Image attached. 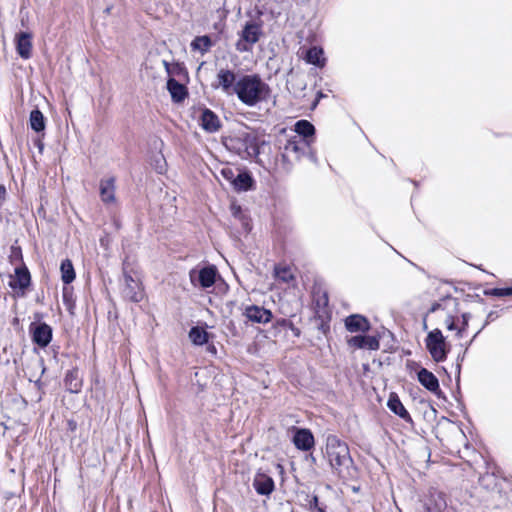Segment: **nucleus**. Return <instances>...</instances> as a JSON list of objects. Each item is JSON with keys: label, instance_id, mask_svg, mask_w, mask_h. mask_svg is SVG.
I'll use <instances>...</instances> for the list:
<instances>
[{"label": "nucleus", "instance_id": "18", "mask_svg": "<svg viewBox=\"0 0 512 512\" xmlns=\"http://www.w3.org/2000/svg\"><path fill=\"white\" fill-rule=\"evenodd\" d=\"M100 196L106 204L115 202V180L113 178L100 181Z\"/></svg>", "mask_w": 512, "mask_h": 512}, {"label": "nucleus", "instance_id": "4", "mask_svg": "<svg viewBox=\"0 0 512 512\" xmlns=\"http://www.w3.org/2000/svg\"><path fill=\"white\" fill-rule=\"evenodd\" d=\"M445 339L442 332L439 329H434L429 332L426 338V347L436 362H441L446 358Z\"/></svg>", "mask_w": 512, "mask_h": 512}, {"label": "nucleus", "instance_id": "33", "mask_svg": "<svg viewBox=\"0 0 512 512\" xmlns=\"http://www.w3.org/2000/svg\"><path fill=\"white\" fill-rule=\"evenodd\" d=\"M492 294L499 297L511 296L512 288H496L493 290Z\"/></svg>", "mask_w": 512, "mask_h": 512}, {"label": "nucleus", "instance_id": "11", "mask_svg": "<svg viewBox=\"0 0 512 512\" xmlns=\"http://www.w3.org/2000/svg\"><path fill=\"white\" fill-rule=\"evenodd\" d=\"M33 341L41 347H46L52 338V329L49 325L42 323L32 329Z\"/></svg>", "mask_w": 512, "mask_h": 512}, {"label": "nucleus", "instance_id": "32", "mask_svg": "<svg viewBox=\"0 0 512 512\" xmlns=\"http://www.w3.org/2000/svg\"><path fill=\"white\" fill-rule=\"evenodd\" d=\"M469 319H470V315H469V314L465 313V314H463V315H462V324H461V327H457V329H456V330H457V336H458L459 338H461V337H462L463 332H464V331H465V329L467 328Z\"/></svg>", "mask_w": 512, "mask_h": 512}, {"label": "nucleus", "instance_id": "35", "mask_svg": "<svg viewBox=\"0 0 512 512\" xmlns=\"http://www.w3.org/2000/svg\"><path fill=\"white\" fill-rule=\"evenodd\" d=\"M231 210H232V214H233L235 217L239 216V215H240V213H241V208H240V206L232 205Z\"/></svg>", "mask_w": 512, "mask_h": 512}, {"label": "nucleus", "instance_id": "16", "mask_svg": "<svg viewBox=\"0 0 512 512\" xmlns=\"http://www.w3.org/2000/svg\"><path fill=\"white\" fill-rule=\"evenodd\" d=\"M246 317L257 323H267L271 320L272 314L269 310L259 306H249L245 309Z\"/></svg>", "mask_w": 512, "mask_h": 512}, {"label": "nucleus", "instance_id": "15", "mask_svg": "<svg viewBox=\"0 0 512 512\" xmlns=\"http://www.w3.org/2000/svg\"><path fill=\"white\" fill-rule=\"evenodd\" d=\"M345 327L350 332H366L370 329V324L365 317L354 314L345 319Z\"/></svg>", "mask_w": 512, "mask_h": 512}, {"label": "nucleus", "instance_id": "23", "mask_svg": "<svg viewBox=\"0 0 512 512\" xmlns=\"http://www.w3.org/2000/svg\"><path fill=\"white\" fill-rule=\"evenodd\" d=\"M294 131L296 132L295 136H299L302 139H307L308 137L313 136L315 128L309 121L300 120L296 122Z\"/></svg>", "mask_w": 512, "mask_h": 512}, {"label": "nucleus", "instance_id": "31", "mask_svg": "<svg viewBox=\"0 0 512 512\" xmlns=\"http://www.w3.org/2000/svg\"><path fill=\"white\" fill-rule=\"evenodd\" d=\"M220 174L225 180L233 185L236 175L232 168L224 167L221 169Z\"/></svg>", "mask_w": 512, "mask_h": 512}, {"label": "nucleus", "instance_id": "25", "mask_svg": "<svg viewBox=\"0 0 512 512\" xmlns=\"http://www.w3.org/2000/svg\"><path fill=\"white\" fill-rule=\"evenodd\" d=\"M211 46L212 41L207 35L198 36L191 42V49L200 52L202 55L205 54Z\"/></svg>", "mask_w": 512, "mask_h": 512}, {"label": "nucleus", "instance_id": "34", "mask_svg": "<svg viewBox=\"0 0 512 512\" xmlns=\"http://www.w3.org/2000/svg\"><path fill=\"white\" fill-rule=\"evenodd\" d=\"M445 324L448 330H456L457 326L455 324L454 318L452 316H447L445 319Z\"/></svg>", "mask_w": 512, "mask_h": 512}, {"label": "nucleus", "instance_id": "27", "mask_svg": "<svg viewBox=\"0 0 512 512\" xmlns=\"http://www.w3.org/2000/svg\"><path fill=\"white\" fill-rule=\"evenodd\" d=\"M60 271L61 279L64 283L69 284L75 279L74 267L69 259H65L62 261Z\"/></svg>", "mask_w": 512, "mask_h": 512}, {"label": "nucleus", "instance_id": "38", "mask_svg": "<svg viewBox=\"0 0 512 512\" xmlns=\"http://www.w3.org/2000/svg\"><path fill=\"white\" fill-rule=\"evenodd\" d=\"M13 254H14L16 257L20 256V252H19V251H13Z\"/></svg>", "mask_w": 512, "mask_h": 512}, {"label": "nucleus", "instance_id": "5", "mask_svg": "<svg viewBox=\"0 0 512 512\" xmlns=\"http://www.w3.org/2000/svg\"><path fill=\"white\" fill-rule=\"evenodd\" d=\"M307 147H309L308 139L292 136L284 145L282 158L287 162L298 161Z\"/></svg>", "mask_w": 512, "mask_h": 512}, {"label": "nucleus", "instance_id": "13", "mask_svg": "<svg viewBox=\"0 0 512 512\" xmlns=\"http://www.w3.org/2000/svg\"><path fill=\"white\" fill-rule=\"evenodd\" d=\"M201 127L209 133L217 132L221 127V122L218 116L209 109H205L202 112L200 118Z\"/></svg>", "mask_w": 512, "mask_h": 512}, {"label": "nucleus", "instance_id": "30", "mask_svg": "<svg viewBox=\"0 0 512 512\" xmlns=\"http://www.w3.org/2000/svg\"><path fill=\"white\" fill-rule=\"evenodd\" d=\"M275 276L284 283H289L294 279V275L288 267H277L275 269Z\"/></svg>", "mask_w": 512, "mask_h": 512}, {"label": "nucleus", "instance_id": "2", "mask_svg": "<svg viewBox=\"0 0 512 512\" xmlns=\"http://www.w3.org/2000/svg\"><path fill=\"white\" fill-rule=\"evenodd\" d=\"M325 456L339 475L352 464L348 445L335 435H329L326 439Z\"/></svg>", "mask_w": 512, "mask_h": 512}, {"label": "nucleus", "instance_id": "12", "mask_svg": "<svg viewBox=\"0 0 512 512\" xmlns=\"http://www.w3.org/2000/svg\"><path fill=\"white\" fill-rule=\"evenodd\" d=\"M253 486L258 494L269 495L274 490V481L270 476L258 473L254 477Z\"/></svg>", "mask_w": 512, "mask_h": 512}, {"label": "nucleus", "instance_id": "9", "mask_svg": "<svg viewBox=\"0 0 512 512\" xmlns=\"http://www.w3.org/2000/svg\"><path fill=\"white\" fill-rule=\"evenodd\" d=\"M237 80L235 73L228 69H221L217 74L218 87L227 95L236 94Z\"/></svg>", "mask_w": 512, "mask_h": 512}, {"label": "nucleus", "instance_id": "24", "mask_svg": "<svg viewBox=\"0 0 512 512\" xmlns=\"http://www.w3.org/2000/svg\"><path fill=\"white\" fill-rule=\"evenodd\" d=\"M29 122L31 128L35 132H42L45 129V117L43 113L38 109H34L31 111Z\"/></svg>", "mask_w": 512, "mask_h": 512}, {"label": "nucleus", "instance_id": "7", "mask_svg": "<svg viewBox=\"0 0 512 512\" xmlns=\"http://www.w3.org/2000/svg\"><path fill=\"white\" fill-rule=\"evenodd\" d=\"M217 275L218 272L215 266H206L200 270L194 269L189 273L191 283L201 288L212 287L216 281Z\"/></svg>", "mask_w": 512, "mask_h": 512}, {"label": "nucleus", "instance_id": "10", "mask_svg": "<svg viewBox=\"0 0 512 512\" xmlns=\"http://www.w3.org/2000/svg\"><path fill=\"white\" fill-rule=\"evenodd\" d=\"M348 345L353 348L358 349H368V350H377L379 349V341L374 336H363L357 335L353 336L347 341Z\"/></svg>", "mask_w": 512, "mask_h": 512}, {"label": "nucleus", "instance_id": "29", "mask_svg": "<svg viewBox=\"0 0 512 512\" xmlns=\"http://www.w3.org/2000/svg\"><path fill=\"white\" fill-rule=\"evenodd\" d=\"M388 407L391 411H393L395 414L400 416L403 419L409 418V413L404 408L401 401L396 396H391L388 400Z\"/></svg>", "mask_w": 512, "mask_h": 512}, {"label": "nucleus", "instance_id": "40", "mask_svg": "<svg viewBox=\"0 0 512 512\" xmlns=\"http://www.w3.org/2000/svg\"><path fill=\"white\" fill-rule=\"evenodd\" d=\"M319 512H322L321 510H319Z\"/></svg>", "mask_w": 512, "mask_h": 512}, {"label": "nucleus", "instance_id": "3", "mask_svg": "<svg viewBox=\"0 0 512 512\" xmlns=\"http://www.w3.org/2000/svg\"><path fill=\"white\" fill-rule=\"evenodd\" d=\"M262 35L261 25L256 22H247L239 33V40L236 43V49L239 52H248L252 46L257 43Z\"/></svg>", "mask_w": 512, "mask_h": 512}, {"label": "nucleus", "instance_id": "37", "mask_svg": "<svg viewBox=\"0 0 512 512\" xmlns=\"http://www.w3.org/2000/svg\"><path fill=\"white\" fill-rule=\"evenodd\" d=\"M297 77L295 76H291V78L288 80V84H291L293 82V80H296Z\"/></svg>", "mask_w": 512, "mask_h": 512}, {"label": "nucleus", "instance_id": "6", "mask_svg": "<svg viewBox=\"0 0 512 512\" xmlns=\"http://www.w3.org/2000/svg\"><path fill=\"white\" fill-rule=\"evenodd\" d=\"M30 280L31 277L28 269L25 266H19L14 269V274L9 275L8 286L12 289L15 296H24Z\"/></svg>", "mask_w": 512, "mask_h": 512}, {"label": "nucleus", "instance_id": "8", "mask_svg": "<svg viewBox=\"0 0 512 512\" xmlns=\"http://www.w3.org/2000/svg\"><path fill=\"white\" fill-rule=\"evenodd\" d=\"M122 293L126 299L132 302H140L144 297V291L140 281L138 279H134L127 273L124 274V286Z\"/></svg>", "mask_w": 512, "mask_h": 512}, {"label": "nucleus", "instance_id": "39", "mask_svg": "<svg viewBox=\"0 0 512 512\" xmlns=\"http://www.w3.org/2000/svg\"><path fill=\"white\" fill-rule=\"evenodd\" d=\"M74 387H75V391H77L78 390V385L75 384Z\"/></svg>", "mask_w": 512, "mask_h": 512}, {"label": "nucleus", "instance_id": "20", "mask_svg": "<svg viewBox=\"0 0 512 512\" xmlns=\"http://www.w3.org/2000/svg\"><path fill=\"white\" fill-rule=\"evenodd\" d=\"M167 89L170 92L174 102H181L187 96L186 87L176 81L174 78H170L168 80Z\"/></svg>", "mask_w": 512, "mask_h": 512}, {"label": "nucleus", "instance_id": "21", "mask_svg": "<svg viewBox=\"0 0 512 512\" xmlns=\"http://www.w3.org/2000/svg\"><path fill=\"white\" fill-rule=\"evenodd\" d=\"M245 142L247 144V149H250V153L255 156L260 154L261 148L266 144L264 139L259 138L254 133L247 134Z\"/></svg>", "mask_w": 512, "mask_h": 512}, {"label": "nucleus", "instance_id": "17", "mask_svg": "<svg viewBox=\"0 0 512 512\" xmlns=\"http://www.w3.org/2000/svg\"><path fill=\"white\" fill-rule=\"evenodd\" d=\"M31 34L22 32L18 35L17 41H16V49L18 54L24 58L28 59L31 57V51H32V42H31Z\"/></svg>", "mask_w": 512, "mask_h": 512}, {"label": "nucleus", "instance_id": "19", "mask_svg": "<svg viewBox=\"0 0 512 512\" xmlns=\"http://www.w3.org/2000/svg\"><path fill=\"white\" fill-rule=\"evenodd\" d=\"M419 382L429 391L436 393L439 390V382L436 376L425 368L418 372Z\"/></svg>", "mask_w": 512, "mask_h": 512}, {"label": "nucleus", "instance_id": "14", "mask_svg": "<svg viewBox=\"0 0 512 512\" xmlns=\"http://www.w3.org/2000/svg\"><path fill=\"white\" fill-rule=\"evenodd\" d=\"M294 445L303 451H307L314 446V436L308 429H299L293 437Z\"/></svg>", "mask_w": 512, "mask_h": 512}, {"label": "nucleus", "instance_id": "1", "mask_svg": "<svg viewBox=\"0 0 512 512\" xmlns=\"http://www.w3.org/2000/svg\"><path fill=\"white\" fill-rule=\"evenodd\" d=\"M270 86L256 74L243 75L236 83L238 100L248 107H257L271 97Z\"/></svg>", "mask_w": 512, "mask_h": 512}, {"label": "nucleus", "instance_id": "36", "mask_svg": "<svg viewBox=\"0 0 512 512\" xmlns=\"http://www.w3.org/2000/svg\"><path fill=\"white\" fill-rule=\"evenodd\" d=\"M6 194V189L3 185H0V198L3 199Z\"/></svg>", "mask_w": 512, "mask_h": 512}, {"label": "nucleus", "instance_id": "22", "mask_svg": "<svg viewBox=\"0 0 512 512\" xmlns=\"http://www.w3.org/2000/svg\"><path fill=\"white\" fill-rule=\"evenodd\" d=\"M307 63L313 64L318 67H323L325 59L323 58V50L318 47L310 48L305 55Z\"/></svg>", "mask_w": 512, "mask_h": 512}, {"label": "nucleus", "instance_id": "26", "mask_svg": "<svg viewBox=\"0 0 512 512\" xmlns=\"http://www.w3.org/2000/svg\"><path fill=\"white\" fill-rule=\"evenodd\" d=\"M253 180L248 173H238L235 177L233 187L238 191H247L251 188Z\"/></svg>", "mask_w": 512, "mask_h": 512}, {"label": "nucleus", "instance_id": "28", "mask_svg": "<svg viewBox=\"0 0 512 512\" xmlns=\"http://www.w3.org/2000/svg\"><path fill=\"white\" fill-rule=\"evenodd\" d=\"M189 339L195 345H204L208 341V333L200 327H193L189 332Z\"/></svg>", "mask_w": 512, "mask_h": 512}]
</instances>
